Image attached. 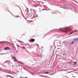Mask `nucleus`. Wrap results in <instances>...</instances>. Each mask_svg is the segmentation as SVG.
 <instances>
[{
    "mask_svg": "<svg viewBox=\"0 0 78 78\" xmlns=\"http://www.w3.org/2000/svg\"><path fill=\"white\" fill-rule=\"evenodd\" d=\"M21 69H22V68H21Z\"/></svg>",
    "mask_w": 78,
    "mask_h": 78,
    "instance_id": "nucleus-19",
    "label": "nucleus"
},
{
    "mask_svg": "<svg viewBox=\"0 0 78 78\" xmlns=\"http://www.w3.org/2000/svg\"><path fill=\"white\" fill-rule=\"evenodd\" d=\"M66 30H64L63 31H64L65 32V33H67V32L68 31V30L66 29Z\"/></svg>",
    "mask_w": 78,
    "mask_h": 78,
    "instance_id": "nucleus-5",
    "label": "nucleus"
},
{
    "mask_svg": "<svg viewBox=\"0 0 78 78\" xmlns=\"http://www.w3.org/2000/svg\"><path fill=\"white\" fill-rule=\"evenodd\" d=\"M64 8H66V9H67V8H66L65 7H64Z\"/></svg>",
    "mask_w": 78,
    "mask_h": 78,
    "instance_id": "nucleus-18",
    "label": "nucleus"
},
{
    "mask_svg": "<svg viewBox=\"0 0 78 78\" xmlns=\"http://www.w3.org/2000/svg\"><path fill=\"white\" fill-rule=\"evenodd\" d=\"M35 41V40L34 39H30L29 40V42H34Z\"/></svg>",
    "mask_w": 78,
    "mask_h": 78,
    "instance_id": "nucleus-1",
    "label": "nucleus"
},
{
    "mask_svg": "<svg viewBox=\"0 0 78 78\" xmlns=\"http://www.w3.org/2000/svg\"><path fill=\"white\" fill-rule=\"evenodd\" d=\"M74 64L75 65L76 64V62H74Z\"/></svg>",
    "mask_w": 78,
    "mask_h": 78,
    "instance_id": "nucleus-11",
    "label": "nucleus"
},
{
    "mask_svg": "<svg viewBox=\"0 0 78 78\" xmlns=\"http://www.w3.org/2000/svg\"><path fill=\"white\" fill-rule=\"evenodd\" d=\"M37 16V15H36V13H34V17H36Z\"/></svg>",
    "mask_w": 78,
    "mask_h": 78,
    "instance_id": "nucleus-4",
    "label": "nucleus"
},
{
    "mask_svg": "<svg viewBox=\"0 0 78 78\" xmlns=\"http://www.w3.org/2000/svg\"><path fill=\"white\" fill-rule=\"evenodd\" d=\"M47 73H49V72H46V74H47Z\"/></svg>",
    "mask_w": 78,
    "mask_h": 78,
    "instance_id": "nucleus-12",
    "label": "nucleus"
},
{
    "mask_svg": "<svg viewBox=\"0 0 78 78\" xmlns=\"http://www.w3.org/2000/svg\"><path fill=\"white\" fill-rule=\"evenodd\" d=\"M75 41H77L78 40V38H76L73 39Z\"/></svg>",
    "mask_w": 78,
    "mask_h": 78,
    "instance_id": "nucleus-6",
    "label": "nucleus"
},
{
    "mask_svg": "<svg viewBox=\"0 0 78 78\" xmlns=\"http://www.w3.org/2000/svg\"><path fill=\"white\" fill-rule=\"evenodd\" d=\"M37 5H36L35 6V7H37Z\"/></svg>",
    "mask_w": 78,
    "mask_h": 78,
    "instance_id": "nucleus-16",
    "label": "nucleus"
},
{
    "mask_svg": "<svg viewBox=\"0 0 78 78\" xmlns=\"http://www.w3.org/2000/svg\"><path fill=\"white\" fill-rule=\"evenodd\" d=\"M27 52H28V53H29V52H28V51L27 50Z\"/></svg>",
    "mask_w": 78,
    "mask_h": 78,
    "instance_id": "nucleus-17",
    "label": "nucleus"
},
{
    "mask_svg": "<svg viewBox=\"0 0 78 78\" xmlns=\"http://www.w3.org/2000/svg\"><path fill=\"white\" fill-rule=\"evenodd\" d=\"M9 49H10V48L8 47H6L4 48V50H9Z\"/></svg>",
    "mask_w": 78,
    "mask_h": 78,
    "instance_id": "nucleus-3",
    "label": "nucleus"
},
{
    "mask_svg": "<svg viewBox=\"0 0 78 78\" xmlns=\"http://www.w3.org/2000/svg\"><path fill=\"white\" fill-rule=\"evenodd\" d=\"M14 61H17L18 62H19V63H20V64H23V63L22 62H20L17 61V59H16V58H15V59H14Z\"/></svg>",
    "mask_w": 78,
    "mask_h": 78,
    "instance_id": "nucleus-2",
    "label": "nucleus"
},
{
    "mask_svg": "<svg viewBox=\"0 0 78 78\" xmlns=\"http://www.w3.org/2000/svg\"><path fill=\"white\" fill-rule=\"evenodd\" d=\"M73 32H71L70 33V34H72V33H73Z\"/></svg>",
    "mask_w": 78,
    "mask_h": 78,
    "instance_id": "nucleus-13",
    "label": "nucleus"
},
{
    "mask_svg": "<svg viewBox=\"0 0 78 78\" xmlns=\"http://www.w3.org/2000/svg\"><path fill=\"white\" fill-rule=\"evenodd\" d=\"M73 32H78V30H75Z\"/></svg>",
    "mask_w": 78,
    "mask_h": 78,
    "instance_id": "nucleus-10",
    "label": "nucleus"
},
{
    "mask_svg": "<svg viewBox=\"0 0 78 78\" xmlns=\"http://www.w3.org/2000/svg\"><path fill=\"white\" fill-rule=\"evenodd\" d=\"M75 41H72L71 43V44H73L74 43Z\"/></svg>",
    "mask_w": 78,
    "mask_h": 78,
    "instance_id": "nucleus-8",
    "label": "nucleus"
},
{
    "mask_svg": "<svg viewBox=\"0 0 78 78\" xmlns=\"http://www.w3.org/2000/svg\"><path fill=\"white\" fill-rule=\"evenodd\" d=\"M29 16H30V17H31V16H32V13H30Z\"/></svg>",
    "mask_w": 78,
    "mask_h": 78,
    "instance_id": "nucleus-9",
    "label": "nucleus"
},
{
    "mask_svg": "<svg viewBox=\"0 0 78 78\" xmlns=\"http://www.w3.org/2000/svg\"><path fill=\"white\" fill-rule=\"evenodd\" d=\"M12 59H16V57L14 56H12Z\"/></svg>",
    "mask_w": 78,
    "mask_h": 78,
    "instance_id": "nucleus-7",
    "label": "nucleus"
},
{
    "mask_svg": "<svg viewBox=\"0 0 78 78\" xmlns=\"http://www.w3.org/2000/svg\"><path fill=\"white\" fill-rule=\"evenodd\" d=\"M5 54L4 53H2V54H1L0 55H4Z\"/></svg>",
    "mask_w": 78,
    "mask_h": 78,
    "instance_id": "nucleus-14",
    "label": "nucleus"
},
{
    "mask_svg": "<svg viewBox=\"0 0 78 78\" xmlns=\"http://www.w3.org/2000/svg\"><path fill=\"white\" fill-rule=\"evenodd\" d=\"M57 42H57V43L58 44V43H59V42H60L59 41H57Z\"/></svg>",
    "mask_w": 78,
    "mask_h": 78,
    "instance_id": "nucleus-15",
    "label": "nucleus"
}]
</instances>
